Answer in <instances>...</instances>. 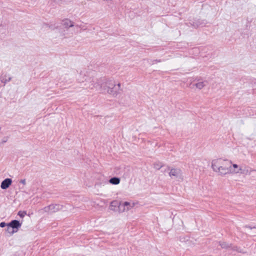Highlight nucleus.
Instances as JSON below:
<instances>
[{
	"instance_id": "6e6552de",
	"label": "nucleus",
	"mask_w": 256,
	"mask_h": 256,
	"mask_svg": "<svg viewBox=\"0 0 256 256\" xmlns=\"http://www.w3.org/2000/svg\"><path fill=\"white\" fill-rule=\"evenodd\" d=\"M169 176L172 178H178L183 180V176L182 170L179 168H172L169 172Z\"/></svg>"
},
{
	"instance_id": "6ab92c4d",
	"label": "nucleus",
	"mask_w": 256,
	"mask_h": 256,
	"mask_svg": "<svg viewBox=\"0 0 256 256\" xmlns=\"http://www.w3.org/2000/svg\"><path fill=\"white\" fill-rule=\"evenodd\" d=\"M8 138H4L2 140V142H7Z\"/></svg>"
},
{
	"instance_id": "9d476101",
	"label": "nucleus",
	"mask_w": 256,
	"mask_h": 256,
	"mask_svg": "<svg viewBox=\"0 0 256 256\" xmlns=\"http://www.w3.org/2000/svg\"><path fill=\"white\" fill-rule=\"evenodd\" d=\"M63 26H64L66 28H68L74 26V22L68 19H65L62 20V23Z\"/></svg>"
},
{
	"instance_id": "423d86ee",
	"label": "nucleus",
	"mask_w": 256,
	"mask_h": 256,
	"mask_svg": "<svg viewBox=\"0 0 256 256\" xmlns=\"http://www.w3.org/2000/svg\"><path fill=\"white\" fill-rule=\"evenodd\" d=\"M135 206V203L132 202H119L118 206V212L120 213L128 212L132 208Z\"/></svg>"
},
{
	"instance_id": "9b49d317",
	"label": "nucleus",
	"mask_w": 256,
	"mask_h": 256,
	"mask_svg": "<svg viewBox=\"0 0 256 256\" xmlns=\"http://www.w3.org/2000/svg\"><path fill=\"white\" fill-rule=\"evenodd\" d=\"M208 84V82L207 80L198 81L195 84V86H196V88H198L199 90H201L204 86H206Z\"/></svg>"
},
{
	"instance_id": "0eeeda50",
	"label": "nucleus",
	"mask_w": 256,
	"mask_h": 256,
	"mask_svg": "<svg viewBox=\"0 0 256 256\" xmlns=\"http://www.w3.org/2000/svg\"><path fill=\"white\" fill-rule=\"evenodd\" d=\"M21 226V224L17 220H13L10 223L7 224L6 231L10 234H13L17 232V230Z\"/></svg>"
},
{
	"instance_id": "f03ea898",
	"label": "nucleus",
	"mask_w": 256,
	"mask_h": 256,
	"mask_svg": "<svg viewBox=\"0 0 256 256\" xmlns=\"http://www.w3.org/2000/svg\"><path fill=\"white\" fill-rule=\"evenodd\" d=\"M101 87H102L108 94L116 96L120 90V84H117L114 80H108L101 86Z\"/></svg>"
},
{
	"instance_id": "7ed1b4c3",
	"label": "nucleus",
	"mask_w": 256,
	"mask_h": 256,
	"mask_svg": "<svg viewBox=\"0 0 256 256\" xmlns=\"http://www.w3.org/2000/svg\"><path fill=\"white\" fill-rule=\"evenodd\" d=\"M77 80L80 83H84V88L86 90H97L100 86V80L94 78L86 76L84 80L80 76Z\"/></svg>"
},
{
	"instance_id": "20e7f679",
	"label": "nucleus",
	"mask_w": 256,
	"mask_h": 256,
	"mask_svg": "<svg viewBox=\"0 0 256 256\" xmlns=\"http://www.w3.org/2000/svg\"><path fill=\"white\" fill-rule=\"evenodd\" d=\"M62 208V206L60 204H52L40 210L39 212L42 214H43L44 212H47L48 214H52L61 210Z\"/></svg>"
},
{
	"instance_id": "ddd939ff",
	"label": "nucleus",
	"mask_w": 256,
	"mask_h": 256,
	"mask_svg": "<svg viewBox=\"0 0 256 256\" xmlns=\"http://www.w3.org/2000/svg\"><path fill=\"white\" fill-rule=\"evenodd\" d=\"M110 182L113 184H118L120 182V180L118 178L114 177L110 180Z\"/></svg>"
},
{
	"instance_id": "1a4fd4ad",
	"label": "nucleus",
	"mask_w": 256,
	"mask_h": 256,
	"mask_svg": "<svg viewBox=\"0 0 256 256\" xmlns=\"http://www.w3.org/2000/svg\"><path fill=\"white\" fill-rule=\"evenodd\" d=\"M12 183V180L10 178H7L4 180L1 183L0 187L3 190L8 188Z\"/></svg>"
},
{
	"instance_id": "f257e3e1",
	"label": "nucleus",
	"mask_w": 256,
	"mask_h": 256,
	"mask_svg": "<svg viewBox=\"0 0 256 256\" xmlns=\"http://www.w3.org/2000/svg\"><path fill=\"white\" fill-rule=\"evenodd\" d=\"M230 164V160H228L216 158L212 162V168L219 175L224 176L228 174Z\"/></svg>"
},
{
	"instance_id": "dca6fc26",
	"label": "nucleus",
	"mask_w": 256,
	"mask_h": 256,
	"mask_svg": "<svg viewBox=\"0 0 256 256\" xmlns=\"http://www.w3.org/2000/svg\"><path fill=\"white\" fill-rule=\"evenodd\" d=\"M20 182L24 186L26 184V179L20 180Z\"/></svg>"
},
{
	"instance_id": "4468645a",
	"label": "nucleus",
	"mask_w": 256,
	"mask_h": 256,
	"mask_svg": "<svg viewBox=\"0 0 256 256\" xmlns=\"http://www.w3.org/2000/svg\"><path fill=\"white\" fill-rule=\"evenodd\" d=\"M220 246L222 248H226L229 247V244L226 242H220Z\"/></svg>"
},
{
	"instance_id": "39448f33",
	"label": "nucleus",
	"mask_w": 256,
	"mask_h": 256,
	"mask_svg": "<svg viewBox=\"0 0 256 256\" xmlns=\"http://www.w3.org/2000/svg\"><path fill=\"white\" fill-rule=\"evenodd\" d=\"M246 174V170L242 168L241 166L236 164H232L230 161V164L229 165L228 174Z\"/></svg>"
},
{
	"instance_id": "a211bd4d",
	"label": "nucleus",
	"mask_w": 256,
	"mask_h": 256,
	"mask_svg": "<svg viewBox=\"0 0 256 256\" xmlns=\"http://www.w3.org/2000/svg\"><path fill=\"white\" fill-rule=\"evenodd\" d=\"M246 228H250V230L252 229H256V228L255 227H254V228H252V227H250V226H244Z\"/></svg>"
},
{
	"instance_id": "412c9836",
	"label": "nucleus",
	"mask_w": 256,
	"mask_h": 256,
	"mask_svg": "<svg viewBox=\"0 0 256 256\" xmlns=\"http://www.w3.org/2000/svg\"><path fill=\"white\" fill-rule=\"evenodd\" d=\"M255 80H256V78H255Z\"/></svg>"
},
{
	"instance_id": "2eb2a0df",
	"label": "nucleus",
	"mask_w": 256,
	"mask_h": 256,
	"mask_svg": "<svg viewBox=\"0 0 256 256\" xmlns=\"http://www.w3.org/2000/svg\"><path fill=\"white\" fill-rule=\"evenodd\" d=\"M26 214V211H20L18 212V215L20 218H24Z\"/></svg>"
},
{
	"instance_id": "f8f14e48",
	"label": "nucleus",
	"mask_w": 256,
	"mask_h": 256,
	"mask_svg": "<svg viewBox=\"0 0 256 256\" xmlns=\"http://www.w3.org/2000/svg\"><path fill=\"white\" fill-rule=\"evenodd\" d=\"M118 204L119 202L118 201L114 200L112 202L110 206V210L112 211L116 212V206H118Z\"/></svg>"
},
{
	"instance_id": "aec40b11",
	"label": "nucleus",
	"mask_w": 256,
	"mask_h": 256,
	"mask_svg": "<svg viewBox=\"0 0 256 256\" xmlns=\"http://www.w3.org/2000/svg\"><path fill=\"white\" fill-rule=\"evenodd\" d=\"M63 35H64L63 34H60V36H63Z\"/></svg>"
},
{
	"instance_id": "f3484780",
	"label": "nucleus",
	"mask_w": 256,
	"mask_h": 256,
	"mask_svg": "<svg viewBox=\"0 0 256 256\" xmlns=\"http://www.w3.org/2000/svg\"><path fill=\"white\" fill-rule=\"evenodd\" d=\"M6 226H7V224L6 223H5L4 222H1L0 223V226L1 228H4Z\"/></svg>"
}]
</instances>
